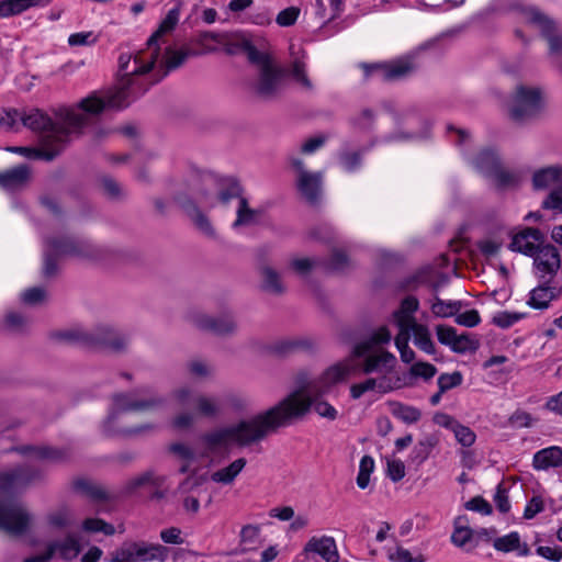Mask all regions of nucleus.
<instances>
[{"mask_svg": "<svg viewBox=\"0 0 562 562\" xmlns=\"http://www.w3.org/2000/svg\"><path fill=\"white\" fill-rule=\"evenodd\" d=\"M310 348L311 344L305 339H285L277 341L269 346L270 352L279 357H285L291 353H294L295 351L306 350Z\"/></svg>", "mask_w": 562, "mask_h": 562, "instance_id": "obj_36", "label": "nucleus"}, {"mask_svg": "<svg viewBox=\"0 0 562 562\" xmlns=\"http://www.w3.org/2000/svg\"><path fill=\"white\" fill-rule=\"evenodd\" d=\"M81 528L89 533L102 532L105 536H113L115 533V527L101 518H86L81 524Z\"/></svg>", "mask_w": 562, "mask_h": 562, "instance_id": "obj_48", "label": "nucleus"}, {"mask_svg": "<svg viewBox=\"0 0 562 562\" xmlns=\"http://www.w3.org/2000/svg\"><path fill=\"white\" fill-rule=\"evenodd\" d=\"M80 103L81 101L77 104V108L82 113L74 108L63 106L55 112L56 121H53L43 111L33 109L30 113H24L21 116V122L23 126L33 132H43V144L65 143V146H68L72 138H78L83 134L91 120L102 114L88 112L80 106Z\"/></svg>", "mask_w": 562, "mask_h": 562, "instance_id": "obj_2", "label": "nucleus"}, {"mask_svg": "<svg viewBox=\"0 0 562 562\" xmlns=\"http://www.w3.org/2000/svg\"><path fill=\"white\" fill-rule=\"evenodd\" d=\"M259 214L258 210L250 209L246 198H240L238 203L236 220L233 222L232 227L238 228L239 226L250 225L256 222V216Z\"/></svg>", "mask_w": 562, "mask_h": 562, "instance_id": "obj_40", "label": "nucleus"}, {"mask_svg": "<svg viewBox=\"0 0 562 562\" xmlns=\"http://www.w3.org/2000/svg\"><path fill=\"white\" fill-rule=\"evenodd\" d=\"M262 277L261 289L265 292L280 295L284 292L280 274L277 270L269 266H265L260 270Z\"/></svg>", "mask_w": 562, "mask_h": 562, "instance_id": "obj_37", "label": "nucleus"}, {"mask_svg": "<svg viewBox=\"0 0 562 562\" xmlns=\"http://www.w3.org/2000/svg\"><path fill=\"white\" fill-rule=\"evenodd\" d=\"M560 172L557 168L540 169L533 173L532 183L536 189H546L552 183L558 182Z\"/></svg>", "mask_w": 562, "mask_h": 562, "instance_id": "obj_45", "label": "nucleus"}, {"mask_svg": "<svg viewBox=\"0 0 562 562\" xmlns=\"http://www.w3.org/2000/svg\"><path fill=\"white\" fill-rule=\"evenodd\" d=\"M147 484H150V485H154V486H158L159 483L156 481L155 476H154V472L153 471H146L144 473H142L140 475L130 480L124 488H123V494L124 495H131L133 494L137 488L142 487V486H145Z\"/></svg>", "mask_w": 562, "mask_h": 562, "instance_id": "obj_51", "label": "nucleus"}, {"mask_svg": "<svg viewBox=\"0 0 562 562\" xmlns=\"http://www.w3.org/2000/svg\"><path fill=\"white\" fill-rule=\"evenodd\" d=\"M452 432L454 434L456 440L464 448L471 447L476 440L475 432L461 423L457 424Z\"/></svg>", "mask_w": 562, "mask_h": 562, "instance_id": "obj_56", "label": "nucleus"}, {"mask_svg": "<svg viewBox=\"0 0 562 562\" xmlns=\"http://www.w3.org/2000/svg\"><path fill=\"white\" fill-rule=\"evenodd\" d=\"M159 52L160 47L155 46L139 50L135 55L120 54L116 91L105 99L95 95L82 99L80 106L94 114L103 113L106 109L123 110L144 95L151 86L160 82L170 71L182 66L189 57V52H173L168 57L165 68L154 78L150 71L156 65Z\"/></svg>", "mask_w": 562, "mask_h": 562, "instance_id": "obj_1", "label": "nucleus"}, {"mask_svg": "<svg viewBox=\"0 0 562 562\" xmlns=\"http://www.w3.org/2000/svg\"><path fill=\"white\" fill-rule=\"evenodd\" d=\"M439 440L435 435H428L420 439L411 451V460L416 465L423 464L430 456Z\"/></svg>", "mask_w": 562, "mask_h": 562, "instance_id": "obj_34", "label": "nucleus"}, {"mask_svg": "<svg viewBox=\"0 0 562 562\" xmlns=\"http://www.w3.org/2000/svg\"><path fill=\"white\" fill-rule=\"evenodd\" d=\"M463 375L460 371H453L452 373H441L438 376L437 384L441 392H447L462 384Z\"/></svg>", "mask_w": 562, "mask_h": 562, "instance_id": "obj_55", "label": "nucleus"}, {"mask_svg": "<svg viewBox=\"0 0 562 562\" xmlns=\"http://www.w3.org/2000/svg\"><path fill=\"white\" fill-rule=\"evenodd\" d=\"M43 245L42 277L45 279L58 274V262L65 257L102 261L115 255L108 246L95 245L89 239L72 235L47 236Z\"/></svg>", "mask_w": 562, "mask_h": 562, "instance_id": "obj_4", "label": "nucleus"}, {"mask_svg": "<svg viewBox=\"0 0 562 562\" xmlns=\"http://www.w3.org/2000/svg\"><path fill=\"white\" fill-rule=\"evenodd\" d=\"M404 125L411 127L409 132H398L385 137L386 142L406 140V139H425L430 136L431 123L419 113L412 111L405 114Z\"/></svg>", "mask_w": 562, "mask_h": 562, "instance_id": "obj_15", "label": "nucleus"}, {"mask_svg": "<svg viewBox=\"0 0 562 562\" xmlns=\"http://www.w3.org/2000/svg\"><path fill=\"white\" fill-rule=\"evenodd\" d=\"M366 147L359 151H344L339 155V164L345 171L351 173L359 170L362 166V154L369 150Z\"/></svg>", "mask_w": 562, "mask_h": 562, "instance_id": "obj_46", "label": "nucleus"}, {"mask_svg": "<svg viewBox=\"0 0 562 562\" xmlns=\"http://www.w3.org/2000/svg\"><path fill=\"white\" fill-rule=\"evenodd\" d=\"M396 363V358L393 353L389 351H383L379 356H368L364 358L361 371L364 374H371L381 372L382 369H386L391 371L394 369Z\"/></svg>", "mask_w": 562, "mask_h": 562, "instance_id": "obj_29", "label": "nucleus"}, {"mask_svg": "<svg viewBox=\"0 0 562 562\" xmlns=\"http://www.w3.org/2000/svg\"><path fill=\"white\" fill-rule=\"evenodd\" d=\"M31 169L26 164L0 172V187L8 191L23 188L30 180Z\"/></svg>", "mask_w": 562, "mask_h": 562, "instance_id": "obj_23", "label": "nucleus"}, {"mask_svg": "<svg viewBox=\"0 0 562 562\" xmlns=\"http://www.w3.org/2000/svg\"><path fill=\"white\" fill-rule=\"evenodd\" d=\"M304 552H313L322 557L326 562H338L339 554L336 541L333 537H312L304 547Z\"/></svg>", "mask_w": 562, "mask_h": 562, "instance_id": "obj_22", "label": "nucleus"}, {"mask_svg": "<svg viewBox=\"0 0 562 562\" xmlns=\"http://www.w3.org/2000/svg\"><path fill=\"white\" fill-rule=\"evenodd\" d=\"M389 560L391 562H425L426 558L422 553L413 557L407 549L397 547L394 552L389 553Z\"/></svg>", "mask_w": 562, "mask_h": 562, "instance_id": "obj_64", "label": "nucleus"}, {"mask_svg": "<svg viewBox=\"0 0 562 562\" xmlns=\"http://www.w3.org/2000/svg\"><path fill=\"white\" fill-rule=\"evenodd\" d=\"M437 368L428 362L418 361L409 368L411 378H422L428 381L435 376Z\"/></svg>", "mask_w": 562, "mask_h": 562, "instance_id": "obj_57", "label": "nucleus"}, {"mask_svg": "<svg viewBox=\"0 0 562 562\" xmlns=\"http://www.w3.org/2000/svg\"><path fill=\"white\" fill-rule=\"evenodd\" d=\"M472 165L485 178H490L503 164L495 149L484 148L472 159Z\"/></svg>", "mask_w": 562, "mask_h": 562, "instance_id": "obj_25", "label": "nucleus"}, {"mask_svg": "<svg viewBox=\"0 0 562 562\" xmlns=\"http://www.w3.org/2000/svg\"><path fill=\"white\" fill-rule=\"evenodd\" d=\"M518 531H510L503 537L495 536L493 547L495 550L503 553L514 552L518 548Z\"/></svg>", "mask_w": 562, "mask_h": 562, "instance_id": "obj_52", "label": "nucleus"}, {"mask_svg": "<svg viewBox=\"0 0 562 562\" xmlns=\"http://www.w3.org/2000/svg\"><path fill=\"white\" fill-rule=\"evenodd\" d=\"M479 339L469 333H464L457 336L456 342L451 348V351L459 355H464L467 352L474 353L479 350Z\"/></svg>", "mask_w": 562, "mask_h": 562, "instance_id": "obj_44", "label": "nucleus"}, {"mask_svg": "<svg viewBox=\"0 0 562 562\" xmlns=\"http://www.w3.org/2000/svg\"><path fill=\"white\" fill-rule=\"evenodd\" d=\"M74 490L93 502H109L113 497L100 485L93 484L86 479H77L72 483Z\"/></svg>", "mask_w": 562, "mask_h": 562, "instance_id": "obj_32", "label": "nucleus"}, {"mask_svg": "<svg viewBox=\"0 0 562 562\" xmlns=\"http://www.w3.org/2000/svg\"><path fill=\"white\" fill-rule=\"evenodd\" d=\"M289 76L290 71L277 63L270 67L259 69L258 79L254 87L255 93L266 101L277 99L286 89Z\"/></svg>", "mask_w": 562, "mask_h": 562, "instance_id": "obj_10", "label": "nucleus"}, {"mask_svg": "<svg viewBox=\"0 0 562 562\" xmlns=\"http://www.w3.org/2000/svg\"><path fill=\"white\" fill-rule=\"evenodd\" d=\"M391 405L393 416L401 419L405 424H415L422 417L420 411L414 406L400 402H393Z\"/></svg>", "mask_w": 562, "mask_h": 562, "instance_id": "obj_41", "label": "nucleus"}, {"mask_svg": "<svg viewBox=\"0 0 562 562\" xmlns=\"http://www.w3.org/2000/svg\"><path fill=\"white\" fill-rule=\"evenodd\" d=\"M176 203L193 221L194 225L207 237H215V229L210 220L201 212L195 201L187 193H179L175 196Z\"/></svg>", "mask_w": 562, "mask_h": 562, "instance_id": "obj_16", "label": "nucleus"}, {"mask_svg": "<svg viewBox=\"0 0 562 562\" xmlns=\"http://www.w3.org/2000/svg\"><path fill=\"white\" fill-rule=\"evenodd\" d=\"M176 26L177 25L172 21L168 20L165 16V19L160 22L158 29L148 37L146 42L147 48L159 46V38L165 34L172 32L176 29Z\"/></svg>", "mask_w": 562, "mask_h": 562, "instance_id": "obj_60", "label": "nucleus"}, {"mask_svg": "<svg viewBox=\"0 0 562 562\" xmlns=\"http://www.w3.org/2000/svg\"><path fill=\"white\" fill-rule=\"evenodd\" d=\"M435 273L436 270L432 266H423L415 270L412 274H408L396 281L394 284V290L396 292L416 291L419 286L428 284L434 278Z\"/></svg>", "mask_w": 562, "mask_h": 562, "instance_id": "obj_19", "label": "nucleus"}, {"mask_svg": "<svg viewBox=\"0 0 562 562\" xmlns=\"http://www.w3.org/2000/svg\"><path fill=\"white\" fill-rule=\"evenodd\" d=\"M49 550L58 551L63 560L70 561L78 557L81 551V546L79 538L74 533H69L64 540L50 543Z\"/></svg>", "mask_w": 562, "mask_h": 562, "instance_id": "obj_31", "label": "nucleus"}, {"mask_svg": "<svg viewBox=\"0 0 562 562\" xmlns=\"http://www.w3.org/2000/svg\"><path fill=\"white\" fill-rule=\"evenodd\" d=\"M168 451L183 461L193 462L196 460L194 450L183 442L170 443Z\"/></svg>", "mask_w": 562, "mask_h": 562, "instance_id": "obj_61", "label": "nucleus"}, {"mask_svg": "<svg viewBox=\"0 0 562 562\" xmlns=\"http://www.w3.org/2000/svg\"><path fill=\"white\" fill-rule=\"evenodd\" d=\"M350 373V369L341 363H336L327 368L323 374V380L328 384H336L344 381Z\"/></svg>", "mask_w": 562, "mask_h": 562, "instance_id": "obj_53", "label": "nucleus"}, {"mask_svg": "<svg viewBox=\"0 0 562 562\" xmlns=\"http://www.w3.org/2000/svg\"><path fill=\"white\" fill-rule=\"evenodd\" d=\"M462 306V301H443L438 295H435V301L430 308L436 317L448 318L456 316Z\"/></svg>", "mask_w": 562, "mask_h": 562, "instance_id": "obj_39", "label": "nucleus"}, {"mask_svg": "<svg viewBox=\"0 0 562 562\" xmlns=\"http://www.w3.org/2000/svg\"><path fill=\"white\" fill-rule=\"evenodd\" d=\"M30 521V515L19 506L0 504V528L10 535H24Z\"/></svg>", "mask_w": 562, "mask_h": 562, "instance_id": "obj_13", "label": "nucleus"}, {"mask_svg": "<svg viewBox=\"0 0 562 562\" xmlns=\"http://www.w3.org/2000/svg\"><path fill=\"white\" fill-rule=\"evenodd\" d=\"M526 317L527 313L502 311L493 316L492 324L502 329H507Z\"/></svg>", "mask_w": 562, "mask_h": 562, "instance_id": "obj_49", "label": "nucleus"}, {"mask_svg": "<svg viewBox=\"0 0 562 562\" xmlns=\"http://www.w3.org/2000/svg\"><path fill=\"white\" fill-rule=\"evenodd\" d=\"M235 198L238 199V202L240 201V198H244L243 188L238 180L229 179L227 187L220 191L218 199L223 204H227Z\"/></svg>", "mask_w": 562, "mask_h": 562, "instance_id": "obj_58", "label": "nucleus"}, {"mask_svg": "<svg viewBox=\"0 0 562 562\" xmlns=\"http://www.w3.org/2000/svg\"><path fill=\"white\" fill-rule=\"evenodd\" d=\"M49 338L60 344L78 345L87 349L106 350L112 353L126 351L130 342L127 334L108 324H100L91 330L52 331Z\"/></svg>", "mask_w": 562, "mask_h": 562, "instance_id": "obj_6", "label": "nucleus"}, {"mask_svg": "<svg viewBox=\"0 0 562 562\" xmlns=\"http://www.w3.org/2000/svg\"><path fill=\"white\" fill-rule=\"evenodd\" d=\"M414 334V344L428 355L436 353V346L431 339L430 331L426 325L414 323L411 326Z\"/></svg>", "mask_w": 562, "mask_h": 562, "instance_id": "obj_38", "label": "nucleus"}, {"mask_svg": "<svg viewBox=\"0 0 562 562\" xmlns=\"http://www.w3.org/2000/svg\"><path fill=\"white\" fill-rule=\"evenodd\" d=\"M133 391L124 393H114L112 395L113 407L109 411L106 418L102 424V434L106 438H131L145 431L155 429L154 424H142L127 428H115L114 424L121 413L151 411L162 407L167 400L161 395H153L148 398H133Z\"/></svg>", "mask_w": 562, "mask_h": 562, "instance_id": "obj_5", "label": "nucleus"}, {"mask_svg": "<svg viewBox=\"0 0 562 562\" xmlns=\"http://www.w3.org/2000/svg\"><path fill=\"white\" fill-rule=\"evenodd\" d=\"M488 179L494 182L497 190H505L516 187L519 182L518 175L504 169L503 165Z\"/></svg>", "mask_w": 562, "mask_h": 562, "instance_id": "obj_42", "label": "nucleus"}, {"mask_svg": "<svg viewBox=\"0 0 562 562\" xmlns=\"http://www.w3.org/2000/svg\"><path fill=\"white\" fill-rule=\"evenodd\" d=\"M44 148H36L30 146H9L7 151L19 154L32 160L52 161L67 147L65 143L59 144H43Z\"/></svg>", "mask_w": 562, "mask_h": 562, "instance_id": "obj_18", "label": "nucleus"}, {"mask_svg": "<svg viewBox=\"0 0 562 562\" xmlns=\"http://www.w3.org/2000/svg\"><path fill=\"white\" fill-rule=\"evenodd\" d=\"M518 10L527 16L528 23L537 25L540 29L541 36L549 44V55H562V35L557 33V22L533 5H520ZM555 65L562 71V61H555Z\"/></svg>", "mask_w": 562, "mask_h": 562, "instance_id": "obj_9", "label": "nucleus"}, {"mask_svg": "<svg viewBox=\"0 0 562 562\" xmlns=\"http://www.w3.org/2000/svg\"><path fill=\"white\" fill-rule=\"evenodd\" d=\"M543 108L542 93L539 88L518 86L510 109V117L515 122H522L539 114Z\"/></svg>", "mask_w": 562, "mask_h": 562, "instance_id": "obj_11", "label": "nucleus"}, {"mask_svg": "<svg viewBox=\"0 0 562 562\" xmlns=\"http://www.w3.org/2000/svg\"><path fill=\"white\" fill-rule=\"evenodd\" d=\"M419 308V301L414 295H407L401 302L400 310L393 313L398 327L401 330L405 329V325L409 324L411 326L416 323L413 314L417 312Z\"/></svg>", "mask_w": 562, "mask_h": 562, "instance_id": "obj_30", "label": "nucleus"}, {"mask_svg": "<svg viewBox=\"0 0 562 562\" xmlns=\"http://www.w3.org/2000/svg\"><path fill=\"white\" fill-rule=\"evenodd\" d=\"M541 246L542 245H536L535 243L529 241V239H519V234H515L512 237L508 248L514 252H519L533 259L539 252Z\"/></svg>", "mask_w": 562, "mask_h": 562, "instance_id": "obj_47", "label": "nucleus"}, {"mask_svg": "<svg viewBox=\"0 0 562 562\" xmlns=\"http://www.w3.org/2000/svg\"><path fill=\"white\" fill-rule=\"evenodd\" d=\"M562 465V448L550 446L538 450L532 457V468L536 471H546Z\"/></svg>", "mask_w": 562, "mask_h": 562, "instance_id": "obj_24", "label": "nucleus"}, {"mask_svg": "<svg viewBox=\"0 0 562 562\" xmlns=\"http://www.w3.org/2000/svg\"><path fill=\"white\" fill-rule=\"evenodd\" d=\"M246 464L247 460L245 458H238L229 465L213 472L211 480L215 483L231 484L235 481Z\"/></svg>", "mask_w": 562, "mask_h": 562, "instance_id": "obj_33", "label": "nucleus"}, {"mask_svg": "<svg viewBox=\"0 0 562 562\" xmlns=\"http://www.w3.org/2000/svg\"><path fill=\"white\" fill-rule=\"evenodd\" d=\"M374 470V459L366 454L361 458L359 464V472L357 475V485L359 488L364 490L370 483V475Z\"/></svg>", "mask_w": 562, "mask_h": 562, "instance_id": "obj_50", "label": "nucleus"}, {"mask_svg": "<svg viewBox=\"0 0 562 562\" xmlns=\"http://www.w3.org/2000/svg\"><path fill=\"white\" fill-rule=\"evenodd\" d=\"M136 549L137 550H135V553H137V559L142 562H165L169 554V549L159 543L136 541Z\"/></svg>", "mask_w": 562, "mask_h": 562, "instance_id": "obj_27", "label": "nucleus"}, {"mask_svg": "<svg viewBox=\"0 0 562 562\" xmlns=\"http://www.w3.org/2000/svg\"><path fill=\"white\" fill-rule=\"evenodd\" d=\"M136 541L124 543L120 549L115 551V554L112 557L110 562H131L135 558L137 559V553H135Z\"/></svg>", "mask_w": 562, "mask_h": 562, "instance_id": "obj_62", "label": "nucleus"}, {"mask_svg": "<svg viewBox=\"0 0 562 562\" xmlns=\"http://www.w3.org/2000/svg\"><path fill=\"white\" fill-rule=\"evenodd\" d=\"M533 267L539 279H544L546 276L553 279L558 271L562 270L561 256L558 248L550 243L542 245L533 258Z\"/></svg>", "mask_w": 562, "mask_h": 562, "instance_id": "obj_14", "label": "nucleus"}, {"mask_svg": "<svg viewBox=\"0 0 562 562\" xmlns=\"http://www.w3.org/2000/svg\"><path fill=\"white\" fill-rule=\"evenodd\" d=\"M194 325L201 330L209 331L217 336L233 334L236 329V323L233 316L228 313L218 317L199 315L194 318Z\"/></svg>", "mask_w": 562, "mask_h": 562, "instance_id": "obj_17", "label": "nucleus"}, {"mask_svg": "<svg viewBox=\"0 0 562 562\" xmlns=\"http://www.w3.org/2000/svg\"><path fill=\"white\" fill-rule=\"evenodd\" d=\"M311 380L306 372H300L295 378L296 389L286 397L269 409H278L277 416L281 417L282 427L292 425L295 420L304 417L312 407V398L302 397L311 390Z\"/></svg>", "mask_w": 562, "mask_h": 562, "instance_id": "obj_7", "label": "nucleus"}, {"mask_svg": "<svg viewBox=\"0 0 562 562\" xmlns=\"http://www.w3.org/2000/svg\"><path fill=\"white\" fill-rule=\"evenodd\" d=\"M18 450L23 456H33L38 460L61 461L67 457L66 450L49 446L25 445Z\"/></svg>", "mask_w": 562, "mask_h": 562, "instance_id": "obj_28", "label": "nucleus"}, {"mask_svg": "<svg viewBox=\"0 0 562 562\" xmlns=\"http://www.w3.org/2000/svg\"><path fill=\"white\" fill-rule=\"evenodd\" d=\"M238 52L246 54L249 63L258 66L259 69L270 67L276 64L268 53L259 50L249 40L232 44L227 48L228 54H236Z\"/></svg>", "mask_w": 562, "mask_h": 562, "instance_id": "obj_20", "label": "nucleus"}, {"mask_svg": "<svg viewBox=\"0 0 562 562\" xmlns=\"http://www.w3.org/2000/svg\"><path fill=\"white\" fill-rule=\"evenodd\" d=\"M438 341L441 345L448 346L450 349L453 347L457 339V329L448 325H438L436 327Z\"/></svg>", "mask_w": 562, "mask_h": 562, "instance_id": "obj_63", "label": "nucleus"}, {"mask_svg": "<svg viewBox=\"0 0 562 562\" xmlns=\"http://www.w3.org/2000/svg\"><path fill=\"white\" fill-rule=\"evenodd\" d=\"M42 472L33 465H19L9 471L0 473V490L11 492L15 488L25 487L40 480Z\"/></svg>", "mask_w": 562, "mask_h": 562, "instance_id": "obj_12", "label": "nucleus"}, {"mask_svg": "<svg viewBox=\"0 0 562 562\" xmlns=\"http://www.w3.org/2000/svg\"><path fill=\"white\" fill-rule=\"evenodd\" d=\"M321 265L328 272L342 271L349 265V257L345 251L335 248L330 255V258L321 260Z\"/></svg>", "mask_w": 562, "mask_h": 562, "instance_id": "obj_43", "label": "nucleus"}, {"mask_svg": "<svg viewBox=\"0 0 562 562\" xmlns=\"http://www.w3.org/2000/svg\"><path fill=\"white\" fill-rule=\"evenodd\" d=\"M493 499L499 513L506 514L510 510L508 488L505 486L503 482L497 484Z\"/></svg>", "mask_w": 562, "mask_h": 562, "instance_id": "obj_59", "label": "nucleus"}, {"mask_svg": "<svg viewBox=\"0 0 562 562\" xmlns=\"http://www.w3.org/2000/svg\"><path fill=\"white\" fill-rule=\"evenodd\" d=\"M497 529L495 527L490 528H472V537L473 543L472 547L465 548V552L475 553L480 557L492 558V552H484V547L492 543L494 546V539L497 535Z\"/></svg>", "mask_w": 562, "mask_h": 562, "instance_id": "obj_26", "label": "nucleus"}, {"mask_svg": "<svg viewBox=\"0 0 562 562\" xmlns=\"http://www.w3.org/2000/svg\"><path fill=\"white\" fill-rule=\"evenodd\" d=\"M451 542L458 548H468L472 547L473 537H472V528L469 526L459 527L456 526L454 530L451 535Z\"/></svg>", "mask_w": 562, "mask_h": 562, "instance_id": "obj_54", "label": "nucleus"}, {"mask_svg": "<svg viewBox=\"0 0 562 562\" xmlns=\"http://www.w3.org/2000/svg\"><path fill=\"white\" fill-rule=\"evenodd\" d=\"M297 190L310 204H316L322 190V173L302 171L297 178Z\"/></svg>", "mask_w": 562, "mask_h": 562, "instance_id": "obj_21", "label": "nucleus"}, {"mask_svg": "<svg viewBox=\"0 0 562 562\" xmlns=\"http://www.w3.org/2000/svg\"><path fill=\"white\" fill-rule=\"evenodd\" d=\"M366 78L374 77L382 82H394L409 78L417 65L411 56H403L390 61L361 64Z\"/></svg>", "mask_w": 562, "mask_h": 562, "instance_id": "obj_8", "label": "nucleus"}, {"mask_svg": "<svg viewBox=\"0 0 562 562\" xmlns=\"http://www.w3.org/2000/svg\"><path fill=\"white\" fill-rule=\"evenodd\" d=\"M278 407L256 414L249 419H241L229 426L216 428L200 436V441L206 450L214 452L218 448L236 443L238 447H249L260 442L270 434L281 428V417L277 416Z\"/></svg>", "mask_w": 562, "mask_h": 562, "instance_id": "obj_3", "label": "nucleus"}, {"mask_svg": "<svg viewBox=\"0 0 562 562\" xmlns=\"http://www.w3.org/2000/svg\"><path fill=\"white\" fill-rule=\"evenodd\" d=\"M548 293L549 292L547 291L544 284L540 282L537 286L529 291L526 304L532 310H548L553 302V296L549 295Z\"/></svg>", "mask_w": 562, "mask_h": 562, "instance_id": "obj_35", "label": "nucleus"}]
</instances>
